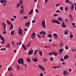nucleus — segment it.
I'll return each mask as SVG.
<instances>
[{
	"label": "nucleus",
	"instance_id": "22",
	"mask_svg": "<svg viewBox=\"0 0 76 76\" xmlns=\"http://www.w3.org/2000/svg\"><path fill=\"white\" fill-rule=\"evenodd\" d=\"M58 20H60V21H62V18H61V17H58Z\"/></svg>",
	"mask_w": 76,
	"mask_h": 76
},
{
	"label": "nucleus",
	"instance_id": "23",
	"mask_svg": "<svg viewBox=\"0 0 76 76\" xmlns=\"http://www.w3.org/2000/svg\"><path fill=\"white\" fill-rule=\"evenodd\" d=\"M32 59L34 62H37V61H38V60L37 59L32 58Z\"/></svg>",
	"mask_w": 76,
	"mask_h": 76
},
{
	"label": "nucleus",
	"instance_id": "30",
	"mask_svg": "<svg viewBox=\"0 0 76 76\" xmlns=\"http://www.w3.org/2000/svg\"><path fill=\"white\" fill-rule=\"evenodd\" d=\"M7 23L8 24H9V25H10V24H12V23H11L9 21V20H7Z\"/></svg>",
	"mask_w": 76,
	"mask_h": 76
},
{
	"label": "nucleus",
	"instance_id": "15",
	"mask_svg": "<svg viewBox=\"0 0 76 76\" xmlns=\"http://www.w3.org/2000/svg\"><path fill=\"white\" fill-rule=\"evenodd\" d=\"M69 19H71L72 21L73 20V17L72 16V15H71V14H69Z\"/></svg>",
	"mask_w": 76,
	"mask_h": 76
},
{
	"label": "nucleus",
	"instance_id": "58",
	"mask_svg": "<svg viewBox=\"0 0 76 76\" xmlns=\"http://www.w3.org/2000/svg\"><path fill=\"white\" fill-rule=\"evenodd\" d=\"M58 16V14H55L54 15V16Z\"/></svg>",
	"mask_w": 76,
	"mask_h": 76
},
{
	"label": "nucleus",
	"instance_id": "12",
	"mask_svg": "<svg viewBox=\"0 0 76 76\" xmlns=\"http://www.w3.org/2000/svg\"><path fill=\"white\" fill-rule=\"evenodd\" d=\"M29 25H30V22H28L26 23L25 26L26 27H28L29 26Z\"/></svg>",
	"mask_w": 76,
	"mask_h": 76
},
{
	"label": "nucleus",
	"instance_id": "37",
	"mask_svg": "<svg viewBox=\"0 0 76 76\" xmlns=\"http://www.w3.org/2000/svg\"><path fill=\"white\" fill-rule=\"evenodd\" d=\"M61 67V65H58V66H56V68H60V67Z\"/></svg>",
	"mask_w": 76,
	"mask_h": 76
},
{
	"label": "nucleus",
	"instance_id": "8",
	"mask_svg": "<svg viewBox=\"0 0 76 76\" xmlns=\"http://www.w3.org/2000/svg\"><path fill=\"white\" fill-rule=\"evenodd\" d=\"M0 2L1 3H5V4H6V3H7V0H1L0 1Z\"/></svg>",
	"mask_w": 76,
	"mask_h": 76
},
{
	"label": "nucleus",
	"instance_id": "35",
	"mask_svg": "<svg viewBox=\"0 0 76 76\" xmlns=\"http://www.w3.org/2000/svg\"><path fill=\"white\" fill-rule=\"evenodd\" d=\"M23 3V1L22 0H20V1L19 4L20 5H21V4Z\"/></svg>",
	"mask_w": 76,
	"mask_h": 76
},
{
	"label": "nucleus",
	"instance_id": "55",
	"mask_svg": "<svg viewBox=\"0 0 76 76\" xmlns=\"http://www.w3.org/2000/svg\"><path fill=\"white\" fill-rule=\"evenodd\" d=\"M17 68H18V70H20V67H19V66H17Z\"/></svg>",
	"mask_w": 76,
	"mask_h": 76
},
{
	"label": "nucleus",
	"instance_id": "44",
	"mask_svg": "<svg viewBox=\"0 0 76 76\" xmlns=\"http://www.w3.org/2000/svg\"><path fill=\"white\" fill-rule=\"evenodd\" d=\"M69 4H70L71 5V6H72V4H72V2L70 1L69 2Z\"/></svg>",
	"mask_w": 76,
	"mask_h": 76
},
{
	"label": "nucleus",
	"instance_id": "17",
	"mask_svg": "<svg viewBox=\"0 0 76 76\" xmlns=\"http://www.w3.org/2000/svg\"><path fill=\"white\" fill-rule=\"evenodd\" d=\"M53 36L56 38H58V36H57V34L54 33L53 34Z\"/></svg>",
	"mask_w": 76,
	"mask_h": 76
},
{
	"label": "nucleus",
	"instance_id": "29",
	"mask_svg": "<svg viewBox=\"0 0 76 76\" xmlns=\"http://www.w3.org/2000/svg\"><path fill=\"white\" fill-rule=\"evenodd\" d=\"M48 37H49V38H52V35H51V34H49L48 35Z\"/></svg>",
	"mask_w": 76,
	"mask_h": 76
},
{
	"label": "nucleus",
	"instance_id": "38",
	"mask_svg": "<svg viewBox=\"0 0 76 76\" xmlns=\"http://www.w3.org/2000/svg\"><path fill=\"white\" fill-rule=\"evenodd\" d=\"M37 35L38 37V38H42V37H41V36L39 35V34H37Z\"/></svg>",
	"mask_w": 76,
	"mask_h": 76
},
{
	"label": "nucleus",
	"instance_id": "62",
	"mask_svg": "<svg viewBox=\"0 0 76 76\" xmlns=\"http://www.w3.org/2000/svg\"><path fill=\"white\" fill-rule=\"evenodd\" d=\"M36 22V20H32V23H35V22Z\"/></svg>",
	"mask_w": 76,
	"mask_h": 76
},
{
	"label": "nucleus",
	"instance_id": "33",
	"mask_svg": "<svg viewBox=\"0 0 76 76\" xmlns=\"http://www.w3.org/2000/svg\"><path fill=\"white\" fill-rule=\"evenodd\" d=\"M2 41H5L4 40V37H2L0 38Z\"/></svg>",
	"mask_w": 76,
	"mask_h": 76
},
{
	"label": "nucleus",
	"instance_id": "34",
	"mask_svg": "<svg viewBox=\"0 0 76 76\" xmlns=\"http://www.w3.org/2000/svg\"><path fill=\"white\" fill-rule=\"evenodd\" d=\"M30 45V43H29L28 44H27V45H26V47H27V48H28V47H29V46Z\"/></svg>",
	"mask_w": 76,
	"mask_h": 76
},
{
	"label": "nucleus",
	"instance_id": "9",
	"mask_svg": "<svg viewBox=\"0 0 76 76\" xmlns=\"http://www.w3.org/2000/svg\"><path fill=\"white\" fill-rule=\"evenodd\" d=\"M62 27H63V28H66V25H65V23H64V21H63L62 22Z\"/></svg>",
	"mask_w": 76,
	"mask_h": 76
},
{
	"label": "nucleus",
	"instance_id": "47",
	"mask_svg": "<svg viewBox=\"0 0 76 76\" xmlns=\"http://www.w3.org/2000/svg\"><path fill=\"white\" fill-rule=\"evenodd\" d=\"M35 11L36 13H38V12H39V11L38 10H37V9H36Z\"/></svg>",
	"mask_w": 76,
	"mask_h": 76
},
{
	"label": "nucleus",
	"instance_id": "4",
	"mask_svg": "<svg viewBox=\"0 0 76 76\" xmlns=\"http://www.w3.org/2000/svg\"><path fill=\"white\" fill-rule=\"evenodd\" d=\"M53 23H57V24H60V22L56 20H53L51 21Z\"/></svg>",
	"mask_w": 76,
	"mask_h": 76
},
{
	"label": "nucleus",
	"instance_id": "60",
	"mask_svg": "<svg viewBox=\"0 0 76 76\" xmlns=\"http://www.w3.org/2000/svg\"><path fill=\"white\" fill-rule=\"evenodd\" d=\"M44 61H47V59L45 58L44 60H43Z\"/></svg>",
	"mask_w": 76,
	"mask_h": 76
},
{
	"label": "nucleus",
	"instance_id": "16",
	"mask_svg": "<svg viewBox=\"0 0 76 76\" xmlns=\"http://www.w3.org/2000/svg\"><path fill=\"white\" fill-rule=\"evenodd\" d=\"M63 51V49H60L59 50V52H60V54L61 55V53H62V52Z\"/></svg>",
	"mask_w": 76,
	"mask_h": 76
},
{
	"label": "nucleus",
	"instance_id": "3",
	"mask_svg": "<svg viewBox=\"0 0 76 76\" xmlns=\"http://www.w3.org/2000/svg\"><path fill=\"white\" fill-rule=\"evenodd\" d=\"M35 35H36L35 33L33 32L31 34V38H32V39H34V38H35Z\"/></svg>",
	"mask_w": 76,
	"mask_h": 76
},
{
	"label": "nucleus",
	"instance_id": "10",
	"mask_svg": "<svg viewBox=\"0 0 76 76\" xmlns=\"http://www.w3.org/2000/svg\"><path fill=\"white\" fill-rule=\"evenodd\" d=\"M40 34L41 35H45V32L42 31L40 32Z\"/></svg>",
	"mask_w": 76,
	"mask_h": 76
},
{
	"label": "nucleus",
	"instance_id": "6",
	"mask_svg": "<svg viewBox=\"0 0 76 76\" xmlns=\"http://www.w3.org/2000/svg\"><path fill=\"white\" fill-rule=\"evenodd\" d=\"M39 67L40 69H41V70H42L43 72H44L45 71V69L43 67V66H41V65H39Z\"/></svg>",
	"mask_w": 76,
	"mask_h": 76
},
{
	"label": "nucleus",
	"instance_id": "45",
	"mask_svg": "<svg viewBox=\"0 0 76 76\" xmlns=\"http://www.w3.org/2000/svg\"><path fill=\"white\" fill-rule=\"evenodd\" d=\"M14 33V31H12L11 32V35H12Z\"/></svg>",
	"mask_w": 76,
	"mask_h": 76
},
{
	"label": "nucleus",
	"instance_id": "40",
	"mask_svg": "<svg viewBox=\"0 0 76 76\" xmlns=\"http://www.w3.org/2000/svg\"><path fill=\"white\" fill-rule=\"evenodd\" d=\"M7 46L8 48H10V44H8L7 45Z\"/></svg>",
	"mask_w": 76,
	"mask_h": 76
},
{
	"label": "nucleus",
	"instance_id": "20",
	"mask_svg": "<svg viewBox=\"0 0 76 76\" xmlns=\"http://www.w3.org/2000/svg\"><path fill=\"white\" fill-rule=\"evenodd\" d=\"M71 10H74V5H73V4H72V5H71Z\"/></svg>",
	"mask_w": 76,
	"mask_h": 76
},
{
	"label": "nucleus",
	"instance_id": "59",
	"mask_svg": "<svg viewBox=\"0 0 76 76\" xmlns=\"http://www.w3.org/2000/svg\"><path fill=\"white\" fill-rule=\"evenodd\" d=\"M60 9L61 10H63V7H60Z\"/></svg>",
	"mask_w": 76,
	"mask_h": 76
},
{
	"label": "nucleus",
	"instance_id": "49",
	"mask_svg": "<svg viewBox=\"0 0 76 76\" xmlns=\"http://www.w3.org/2000/svg\"><path fill=\"white\" fill-rule=\"evenodd\" d=\"M70 37L71 38H72L73 37V36L72 35H71L70 36Z\"/></svg>",
	"mask_w": 76,
	"mask_h": 76
},
{
	"label": "nucleus",
	"instance_id": "61",
	"mask_svg": "<svg viewBox=\"0 0 76 76\" xmlns=\"http://www.w3.org/2000/svg\"><path fill=\"white\" fill-rule=\"evenodd\" d=\"M61 61H64V59H63V58H62L61 59Z\"/></svg>",
	"mask_w": 76,
	"mask_h": 76
},
{
	"label": "nucleus",
	"instance_id": "1",
	"mask_svg": "<svg viewBox=\"0 0 76 76\" xmlns=\"http://www.w3.org/2000/svg\"><path fill=\"white\" fill-rule=\"evenodd\" d=\"M18 62L19 64H22L23 65H24V63L23 62V59L22 58H20L18 60Z\"/></svg>",
	"mask_w": 76,
	"mask_h": 76
},
{
	"label": "nucleus",
	"instance_id": "52",
	"mask_svg": "<svg viewBox=\"0 0 76 76\" xmlns=\"http://www.w3.org/2000/svg\"><path fill=\"white\" fill-rule=\"evenodd\" d=\"M3 34H6V31H4L3 32Z\"/></svg>",
	"mask_w": 76,
	"mask_h": 76
},
{
	"label": "nucleus",
	"instance_id": "32",
	"mask_svg": "<svg viewBox=\"0 0 76 76\" xmlns=\"http://www.w3.org/2000/svg\"><path fill=\"white\" fill-rule=\"evenodd\" d=\"M51 48V46H45V48Z\"/></svg>",
	"mask_w": 76,
	"mask_h": 76
},
{
	"label": "nucleus",
	"instance_id": "54",
	"mask_svg": "<svg viewBox=\"0 0 76 76\" xmlns=\"http://www.w3.org/2000/svg\"><path fill=\"white\" fill-rule=\"evenodd\" d=\"M71 50L72 52H74V51H75V50H74L73 48L71 49Z\"/></svg>",
	"mask_w": 76,
	"mask_h": 76
},
{
	"label": "nucleus",
	"instance_id": "56",
	"mask_svg": "<svg viewBox=\"0 0 76 76\" xmlns=\"http://www.w3.org/2000/svg\"><path fill=\"white\" fill-rule=\"evenodd\" d=\"M43 74L42 73H41L40 74V76H43Z\"/></svg>",
	"mask_w": 76,
	"mask_h": 76
},
{
	"label": "nucleus",
	"instance_id": "42",
	"mask_svg": "<svg viewBox=\"0 0 76 76\" xmlns=\"http://www.w3.org/2000/svg\"><path fill=\"white\" fill-rule=\"evenodd\" d=\"M65 48H66V50H67V49L69 48V47H68V46H67V45H66Z\"/></svg>",
	"mask_w": 76,
	"mask_h": 76
},
{
	"label": "nucleus",
	"instance_id": "11",
	"mask_svg": "<svg viewBox=\"0 0 76 76\" xmlns=\"http://www.w3.org/2000/svg\"><path fill=\"white\" fill-rule=\"evenodd\" d=\"M33 51H34V50H31V51H29L28 53V55H31V54H32V53H33Z\"/></svg>",
	"mask_w": 76,
	"mask_h": 76
},
{
	"label": "nucleus",
	"instance_id": "46",
	"mask_svg": "<svg viewBox=\"0 0 76 76\" xmlns=\"http://www.w3.org/2000/svg\"><path fill=\"white\" fill-rule=\"evenodd\" d=\"M53 54V53L52 52H51L50 53H49V55H50V56H51V55H52V54Z\"/></svg>",
	"mask_w": 76,
	"mask_h": 76
},
{
	"label": "nucleus",
	"instance_id": "5",
	"mask_svg": "<svg viewBox=\"0 0 76 76\" xmlns=\"http://www.w3.org/2000/svg\"><path fill=\"white\" fill-rule=\"evenodd\" d=\"M42 25L43 28H45V21L44 20L42 22Z\"/></svg>",
	"mask_w": 76,
	"mask_h": 76
},
{
	"label": "nucleus",
	"instance_id": "41",
	"mask_svg": "<svg viewBox=\"0 0 76 76\" xmlns=\"http://www.w3.org/2000/svg\"><path fill=\"white\" fill-rule=\"evenodd\" d=\"M1 51H3L4 50H6V48H1Z\"/></svg>",
	"mask_w": 76,
	"mask_h": 76
},
{
	"label": "nucleus",
	"instance_id": "27",
	"mask_svg": "<svg viewBox=\"0 0 76 76\" xmlns=\"http://www.w3.org/2000/svg\"><path fill=\"white\" fill-rule=\"evenodd\" d=\"M27 61L28 62H31V60H30V59L29 58H27L26 59Z\"/></svg>",
	"mask_w": 76,
	"mask_h": 76
},
{
	"label": "nucleus",
	"instance_id": "14",
	"mask_svg": "<svg viewBox=\"0 0 76 76\" xmlns=\"http://www.w3.org/2000/svg\"><path fill=\"white\" fill-rule=\"evenodd\" d=\"M22 47L23 48L24 50H26V47L25 45H24V44H23L22 45Z\"/></svg>",
	"mask_w": 76,
	"mask_h": 76
},
{
	"label": "nucleus",
	"instance_id": "63",
	"mask_svg": "<svg viewBox=\"0 0 76 76\" xmlns=\"http://www.w3.org/2000/svg\"><path fill=\"white\" fill-rule=\"evenodd\" d=\"M34 1L35 3H37L38 1V0H34Z\"/></svg>",
	"mask_w": 76,
	"mask_h": 76
},
{
	"label": "nucleus",
	"instance_id": "50",
	"mask_svg": "<svg viewBox=\"0 0 76 76\" xmlns=\"http://www.w3.org/2000/svg\"><path fill=\"white\" fill-rule=\"evenodd\" d=\"M68 33L67 31H65V33H64V34H65V35H67V34Z\"/></svg>",
	"mask_w": 76,
	"mask_h": 76
},
{
	"label": "nucleus",
	"instance_id": "2",
	"mask_svg": "<svg viewBox=\"0 0 76 76\" xmlns=\"http://www.w3.org/2000/svg\"><path fill=\"white\" fill-rule=\"evenodd\" d=\"M18 34L19 35L21 34V36H22L23 35V31H22V29L20 28L18 29Z\"/></svg>",
	"mask_w": 76,
	"mask_h": 76
},
{
	"label": "nucleus",
	"instance_id": "25",
	"mask_svg": "<svg viewBox=\"0 0 76 76\" xmlns=\"http://www.w3.org/2000/svg\"><path fill=\"white\" fill-rule=\"evenodd\" d=\"M3 26L4 28L6 27V25L5 23H2Z\"/></svg>",
	"mask_w": 76,
	"mask_h": 76
},
{
	"label": "nucleus",
	"instance_id": "36",
	"mask_svg": "<svg viewBox=\"0 0 76 76\" xmlns=\"http://www.w3.org/2000/svg\"><path fill=\"white\" fill-rule=\"evenodd\" d=\"M39 54L40 56H42V52H40L39 53Z\"/></svg>",
	"mask_w": 76,
	"mask_h": 76
},
{
	"label": "nucleus",
	"instance_id": "7",
	"mask_svg": "<svg viewBox=\"0 0 76 76\" xmlns=\"http://www.w3.org/2000/svg\"><path fill=\"white\" fill-rule=\"evenodd\" d=\"M63 73L64 76H67L69 75V72L67 71H63Z\"/></svg>",
	"mask_w": 76,
	"mask_h": 76
},
{
	"label": "nucleus",
	"instance_id": "26",
	"mask_svg": "<svg viewBox=\"0 0 76 76\" xmlns=\"http://www.w3.org/2000/svg\"><path fill=\"white\" fill-rule=\"evenodd\" d=\"M24 11V10H23V9H21L20 10V14H22V13H23V12Z\"/></svg>",
	"mask_w": 76,
	"mask_h": 76
},
{
	"label": "nucleus",
	"instance_id": "24",
	"mask_svg": "<svg viewBox=\"0 0 76 76\" xmlns=\"http://www.w3.org/2000/svg\"><path fill=\"white\" fill-rule=\"evenodd\" d=\"M37 50H35L34 53V55L37 57Z\"/></svg>",
	"mask_w": 76,
	"mask_h": 76
},
{
	"label": "nucleus",
	"instance_id": "13",
	"mask_svg": "<svg viewBox=\"0 0 76 76\" xmlns=\"http://www.w3.org/2000/svg\"><path fill=\"white\" fill-rule=\"evenodd\" d=\"M69 56H67V55H66L64 56V60H66V59H68L69 58Z\"/></svg>",
	"mask_w": 76,
	"mask_h": 76
},
{
	"label": "nucleus",
	"instance_id": "43",
	"mask_svg": "<svg viewBox=\"0 0 76 76\" xmlns=\"http://www.w3.org/2000/svg\"><path fill=\"white\" fill-rule=\"evenodd\" d=\"M70 1L69 0H66V1L65 2V3H69Z\"/></svg>",
	"mask_w": 76,
	"mask_h": 76
},
{
	"label": "nucleus",
	"instance_id": "48",
	"mask_svg": "<svg viewBox=\"0 0 76 76\" xmlns=\"http://www.w3.org/2000/svg\"><path fill=\"white\" fill-rule=\"evenodd\" d=\"M50 59L51 61H53V58H52V57H50Z\"/></svg>",
	"mask_w": 76,
	"mask_h": 76
},
{
	"label": "nucleus",
	"instance_id": "64",
	"mask_svg": "<svg viewBox=\"0 0 76 76\" xmlns=\"http://www.w3.org/2000/svg\"><path fill=\"white\" fill-rule=\"evenodd\" d=\"M60 6V4H57L56 5V6H57V7H58V6Z\"/></svg>",
	"mask_w": 76,
	"mask_h": 76
},
{
	"label": "nucleus",
	"instance_id": "21",
	"mask_svg": "<svg viewBox=\"0 0 76 76\" xmlns=\"http://www.w3.org/2000/svg\"><path fill=\"white\" fill-rule=\"evenodd\" d=\"M53 55L54 56H56H56H57V53L56 52H53Z\"/></svg>",
	"mask_w": 76,
	"mask_h": 76
},
{
	"label": "nucleus",
	"instance_id": "57",
	"mask_svg": "<svg viewBox=\"0 0 76 76\" xmlns=\"http://www.w3.org/2000/svg\"><path fill=\"white\" fill-rule=\"evenodd\" d=\"M65 20L66 22H68V20H67V18L65 19Z\"/></svg>",
	"mask_w": 76,
	"mask_h": 76
},
{
	"label": "nucleus",
	"instance_id": "19",
	"mask_svg": "<svg viewBox=\"0 0 76 76\" xmlns=\"http://www.w3.org/2000/svg\"><path fill=\"white\" fill-rule=\"evenodd\" d=\"M13 28V26L12 25V24H11L10 26V29L11 30H12Z\"/></svg>",
	"mask_w": 76,
	"mask_h": 76
},
{
	"label": "nucleus",
	"instance_id": "31",
	"mask_svg": "<svg viewBox=\"0 0 76 76\" xmlns=\"http://www.w3.org/2000/svg\"><path fill=\"white\" fill-rule=\"evenodd\" d=\"M63 42H61L60 44V47H63Z\"/></svg>",
	"mask_w": 76,
	"mask_h": 76
},
{
	"label": "nucleus",
	"instance_id": "53",
	"mask_svg": "<svg viewBox=\"0 0 76 76\" xmlns=\"http://www.w3.org/2000/svg\"><path fill=\"white\" fill-rule=\"evenodd\" d=\"M11 43H12V45H14V44H15V42H14L13 41Z\"/></svg>",
	"mask_w": 76,
	"mask_h": 76
},
{
	"label": "nucleus",
	"instance_id": "51",
	"mask_svg": "<svg viewBox=\"0 0 76 76\" xmlns=\"http://www.w3.org/2000/svg\"><path fill=\"white\" fill-rule=\"evenodd\" d=\"M4 42H5V40L2 41V42H1V44H4Z\"/></svg>",
	"mask_w": 76,
	"mask_h": 76
},
{
	"label": "nucleus",
	"instance_id": "28",
	"mask_svg": "<svg viewBox=\"0 0 76 76\" xmlns=\"http://www.w3.org/2000/svg\"><path fill=\"white\" fill-rule=\"evenodd\" d=\"M8 71H11L12 70V68L11 67H9L8 69Z\"/></svg>",
	"mask_w": 76,
	"mask_h": 76
},
{
	"label": "nucleus",
	"instance_id": "39",
	"mask_svg": "<svg viewBox=\"0 0 76 76\" xmlns=\"http://www.w3.org/2000/svg\"><path fill=\"white\" fill-rule=\"evenodd\" d=\"M23 18L24 19H27L28 18V17L26 16H24Z\"/></svg>",
	"mask_w": 76,
	"mask_h": 76
},
{
	"label": "nucleus",
	"instance_id": "18",
	"mask_svg": "<svg viewBox=\"0 0 76 76\" xmlns=\"http://www.w3.org/2000/svg\"><path fill=\"white\" fill-rule=\"evenodd\" d=\"M33 12V10H31L29 12V15H31L32 14V13Z\"/></svg>",
	"mask_w": 76,
	"mask_h": 76
}]
</instances>
